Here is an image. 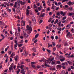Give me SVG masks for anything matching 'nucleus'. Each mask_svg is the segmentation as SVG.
<instances>
[{"mask_svg": "<svg viewBox=\"0 0 74 74\" xmlns=\"http://www.w3.org/2000/svg\"><path fill=\"white\" fill-rule=\"evenodd\" d=\"M27 30H28L27 32V34H30V33H32V32L33 31V29L31 27L29 26V25H27Z\"/></svg>", "mask_w": 74, "mask_h": 74, "instance_id": "nucleus-1", "label": "nucleus"}, {"mask_svg": "<svg viewBox=\"0 0 74 74\" xmlns=\"http://www.w3.org/2000/svg\"><path fill=\"white\" fill-rule=\"evenodd\" d=\"M42 61L43 62H45V66L48 67H50V66H49V65L47 64V63H49V64H50V62H49V61L44 59H42Z\"/></svg>", "mask_w": 74, "mask_h": 74, "instance_id": "nucleus-2", "label": "nucleus"}, {"mask_svg": "<svg viewBox=\"0 0 74 74\" xmlns=\"http://www.w3.org/2000/svg\"><path fill=\"white\" fill-rule=\"evenodd\" d=\"M17 3H20L21 4V5H25V3H26V2L23 1L22 2V1H20V0H17Z\"/></svg>", "mask_w": 74, "mask_h": 74, "instance_id": "nucleus-3", "label": "nucleus"}, {"mask_svg": "<svg viewBox=\"0 0 74 74\" xmlns=\"http://www.w3.org/2000/svg\"><path fill=\"white\" fill-rule=\"evenodd\" d=\"M15 43L16 44L14 45V47L16 50H17V48H16V47H18V41L17 40H15Z\"/></svg>", "mask_w": 74, "mask_h": 74, "instance_id": "nucleus-4", "label": "nucleus"}, {"mask_svg": "<svg viewBox=\"0 0 74 74\" xmlns=\"http://www.w3.org/2000/svg\"><path fill=\"white\" fill-rule=\"evenodd\" d=\"M32 22L34 24H36V18H35V17L34 16H33L32 17Z\"/></svg>", "mask_w": 74, "mask_h": 74, "instance_id": "nucleus-5", "label": "nucleus"}, {"mask_svg": "<svg viewBox=\"0 0 74 74\" xmlns=\"http://www.w3.org/2000/svg\"><path fill=\"white\" fill-rule=\"evenodd\" d=\"M20 35V34L19 33H17V31H16L15 32V35L16 36V37L15 38L16 40H17V38H17V36H19Z\"/></svg>", "mask_w": 74, "mask_h": 74, "instance_id": "nucleus-6", "label": "nucleus"}, {"mask_svg": "<svg viewBox=\"0 0 74 74\" xmlns=\"http://www.w3.org/2000/svg\"><path fill=\"white\" fill-rule=\"evenodd\" d=\"M54 60V57H53V58H49V59L48 60V61H49V63H51V62H52V61H53V60Z\"/></svg>", "mask_w": 74, "mask_h": 74, "instance_id": "nucleus-7", "label": "nucleus"}, {"mask_svg": "<svg viewBox=\"0 0 74 74\" xmlns=\"http://www.w3.org/2000/svg\"><path fill=\"white\" fill-rule=\"evenodd\" d=\"M57 64V61L53 60L52 62L51 63V64Z\"/></svg>", "mask_w": 74, "mask_h": 74, "instance_id": "nucleus-8", "label": "nucleus"}, {"mask_svg": "<svg viewBox=\"0 0 74 74\" xmlns=\"http://www.w3.org/2000/svg\"><path fill=\"white\" fill-rule=\"evenodd\" d=\"M29 12H30V11H29V10L28 9H27V10H26V15L27 16V15H29Z\"/></svg>", "mask_w": 74, "mask_h": 74, "instance_id": "nucleus-9", "label": "nucleus"}, {"mask_svg": "<svg viewBox=\"0 0 74 74\" xmlns=\"http://www.w3.org/2000/svg\"><path fill=\"white\" fill-rule=\"evenodd\" d=\"M3 4L4 5H6L7 6H9L10 5H9V3H8L7 2H4Z\"/></svg>", "mask_w": 74, "mask_h": 74, "instance_id": "nucleus-10", "label": "nucleus"}, {"mask_svg": "<svg viewBox=\"0 0 74 74\" xmlns=\"http://www.w3.org/2000/svg\"><path fill=\"white\" fill-rule=\"evenodd\" d=\"M60 60L61 62H63V61H64V60H65V58H60Z\"/></svg>", "mask_w": 74, "mask_h": 74, "instance_id": "nucleus-11", "label": "nucleus"}, {"mask_svg": "<svg viewBox=\"0 0 74 74\" xmlns=\"http://www.w3.org/2000/svg\"><path fill=\"white\" fill-rule=\"evenodd\" d=\"M9 7L6 8V9L7 10V11L8 12L9 11L10 12H11V9H9Z\"/></svg>", "mask_w": 74, "mask_h": 74, "instance_id": "nucleus-12", "label": "nucleus"}, {"mask_svg": "<svg viewBox=\"0 0 74 74\" xmlns=\"http://www.w3.org/2000/svg\"><path fill=\"white\" fill-rule=\"evenodd\" d=\"M17 12H20V10H19V8H17V10H16Z\"/></svg>", "mask_w": 74, "mask_h": 74, "instance_id": "nucleus-13", "label": "nucleus"}, {"mask_svg": "<svg viewBox=\"0 0 74 74\" xmlns=\"http://www.w3.org/2000/svg\"><path fill=\"white\" fill-rule=\"evenodd\" d=\"M3 64V62H1L0 64V65H1L0 66V69H2V67H3V66H2V65H1V64Z\"/></svg>", "mask_w": 74, "mask_h": 74, "instance_id": "nucleus-14", "label": "nucleus"}, {"mask_svg": "<svg viewBox=\"0 0 74 74\" xmlns=\"http://www.w3.org/2000/svg\"><path fill=\"white\" fill-rule=\"evenodd\" d=\"M56 47L57 48H60V47H61V45H58L56 46Z\"/></svg>", "mask_w": 74, "mask_h": 74, "instance_id": "nucleus-15", "label": "nucleus"}, {"mask_svg": "<svg viewBox=\"0 0 74 74\" xmlns=\"http://www.w3.org/2000/svg\"><path fill=\"white\" fill-rule=\"evenodd\" d=\"M72 15H73V14L71 13H69L68 16H71Z\"/></svg>", "mask_w": 74, "mask_h": 74, "instance_id": "nucleus-16", "label": "nucleus"}, {"mask_svg": "<svg viewBox=\"0 0 74 74\" xmlns=\"http://www.w3.org/2000/svg\"><path fill=\"white\" fill-rule=\"evenodd\" d=\"M50 70H52V71L55 70H56V69L55 68H50Z\"/></svg>", "mask_w": 74, "mask_h": 74, "instance_id": "nucleus-17", "label": "nucleus"}, {"mask_svg": "<svg viewBox=\"0 0 74 74\" xmlns=\"http://www.w3.org/2000/svg\"><path fill=\"white\" fill-rule=\"evenodd\" d=\"M37 63V62H31V64L32 65H33L34 64H35L36 63Z\"/></svg>", "mask_w": 74, "mask_h": 74, "instance_id": "nucleus-18", "label": "nucleus"}, {"mask_svg": "<svg viewBox=\"0 0 74 74\" xmlns=\"http://www.w3.org/2000/svg\"><path fill=\"white\" fill-rule=\"evenodd\" d=\"M67 62H68V63L69 64H71V65L73 64V62H70L69 61H67Z\"/></svg>", "mask_w": 74, "mask_h": 74, "instance_id": "nucleus-19", "label": "nucleus"}, {"mask_svg": "<svg viewBox=\"0 0 74 74\" xmlns=\"http://www.w3.org/2000/svg\"><path fill=\"white\" fill-rule=\"evenodd\" d=\"M17 2H16L15 3V4L14 6V7H17V6H16V5H17Z\"/></svg>", "mask_w": 74, "mask_h": 74, "instance_id": "nucleus-20", "label": "nucleus"}, {"mask_svg": "<svg viewBox=\"0 0 74 74\" xmlns=\"http://www.w3.org/2000/svg\"><path fill=\"white\" fill-rule=\"evenodd\" d=\"M39 35V34H37L35 36V38H37V37H38V36Z\"/></svg>", "mask_w": 74, "mask_h": 74, "instance_id": "nucleus-21", "label": "nucleus"}, {"mask_svg": "<svg viewBox=\"0 0 74 74\" xmlns=\"http://www.w3.org/2000/svg\"><path fill=\"white\" fill-rule=\"evenodd\" d=\"M9 71H11L12 70H13V68L12 67H10L9 68Z\"/></svg>", "mask_w": 74, "mask_h": 74, "instance_id": "nucleus-22", "label": "nucleus"}, {"mask_svg": "<svg viewBox=\"0 0 74 74\" xmlns=\"http://www.w3.org/2000/svg\"><path fill=\"white\" fill-rule=\"evenodd\" d=\"M23 67H24V65H22L20 66V68L22 70L23 69Z\"/></svg>", "mask_w": 74, "mask_h": 74, "instance_id": "nucleus-23", "label": "nucleus"}, {"mask_svg": "<svg viewBox=\"0 0 74 74\" xmlns=\"http://www.w3.org/2000/svg\"><path fill=\"white\" fill-rule=\"evenodd\" d=\"M22 70L21 71V73H25V71H24L25 70H24V69H22Z\"/></svg>", "mask_w": 74, "mask_h": 74, "instance_id": "nucleus-24", "label": "nucleus"}, {"mask_svg": "<svg viewBox=\"0 0 74 74\" xmlns=\"http://www.w3.org/2000/svg\"><path fill=\"white\" fill-rule=\"evenodd\" d=\"M21 23H23V26H25V21H23L22 20L21 21Z\"/></svg>", "mask_w": 74, "mask_h": 74, "instance_id": "nucleus-25", "label": "nucleus"}, {"mask_svg": "<svg viewBox=\"0 0 74 74\" xmlns=\"http://www.w3.org/2000/svg\"><path fill=\"white\" fill-rule=\"evenodd\" d=\"M67 4H68V5H71V4H72V3H71V2H68Z\"/></svg>", "mask_w": 74, "mask_h": 74, "instance_id": "nucleus-26", "label": "nucleus"}, {"mask_svg": "<svg viewBox=\"0 0 74 74\" xmlns=\"http://www.w3.org/2000/svg\"><path fill=\"white\" fill-rule=\"evenodd\" d=\"M36 49L35 48H33L32 49V50L34 51L35 52H36Z\"/></svg>", "mask_w": 74, "mask_h": 74, "instance_id": "nucleus-27", "label": "nucleus"}, {"mask_svg": "<svg viewBox=\"0 0 74 74\" xmlns=\"http://www.w3.org/2000/svg\"><path fill=\"white\" fill-rule=\"evenodd\" d=\"M44 15H45V13H44L42 14L41 16V17H44Z\"/></svg>", "mask_w": 74, "mask_h": 74, "instance_id": "nucleus-28", "label": "nucleus"}, {"mask_svg": "<svg viewBox=\"0 0 74 74\" xmlns=\"http://www.w3.org/2000/svg\"><path fill=\"white\" fill-rule=\"evenodd\" d=\"M61 65H58L57 66V67H58V68H60L61 69Z\"/></svg>", "mask_w": 74, "mask_h": 74, "instance_id": "nucleus-29", "label": "nucleus"}, {"mask_svg": "<svg viewBox=\"0 0 74 74\" xmlns=\"http://www.w3.org/2000/svg\"><path fill=\"white\" fill-rule=\"evenodd\" d=\"M18 30L19 33V32H21V28H20V27H18Z\"/></svg>", "mask_w": 74, "mask_h": 74, "instance_id": "nucleus-30", "label": "nucleus"}, {"mask_svg": "<svg viewBox=\"0 0 74 74\" xmlns=\"http://www.w3.org/2000/svg\"><path fill=\"white\" fill-rule=\"evenodd\" d=\"M67 18V16H65L63 17V18H62V20L64 21L65 19H66V18Z\"/></svg>", "mask_w": 74, "mask_h": 74, "instance_id": "nucleus-31", "label": "nucleus"}, {"mask_svg": "<svg viewBox=\"0 0 74 74\" xmlns=\"http://www.w3.org/2000/svg\"><path fill=\"white\" fill-rule=\"evenodd\" d=\"M60 58L61 59H63L64 58H65L63 57V56L61 55L60 56Z\"/></svg>", "mask_w": 74, "mask_h": 74, "instance_id": "nucleus-32", "label": "nucleus"}, {"mask_svg": "<svg viewBox=\"0 0 74 74\" xmlns=\"http://www.w3.org/2000/svg\"><path fill=\"white\" fill-rule=\"evenodd\" d=\"M71 54V53L69 54L67 53L65 54V55L66 56H67V55L68 56H70V55Z\"/></svg>", "mask_w": 74, "mask_h": 74, "instance_id": "nucleus-33", "label": "nucleus"}, {"mask_svg": "<svg viewBox=\"0 0 74 74\" xmlns=\"http://www.w3.org/2000/svg\"><path fill=\"white\" fill-rule=\"evenodd\" d=\"M3 22L1 21H0V25H3Z\"/></svg>", "mask_w": 74, "mask_h": 74, "instance_id": "nucleus-34", "label": "nucleus"}, {"mask_svg": "<svg viewBox=\"0 0 74 74\" xmlns=\"http://www.w3.org/2000/svg\"><path fill=\"white\" fill-rule=\"evenodd\" d=\"M20 71H21V70L20 69H19L18 71H16L17 74H19V73L20 72Z\"/></svg>", "mask_w": 74, "mask_h": 74, "instance_id": "nucleus-35", "label": "nucleus"}, {"mask_svg": "<svg viewBox=\"0 0 74 74\" xmlns=\"http://www.w3.org/2000/svg\"><path fill=\"white\" fill-rule=\"evenodd\" d=\"M48 48H49L50 47H52V45H49V43H48Z\"/></svg>", "mask_w": 74, "mask_h": 74, "instance_id": "nucleus-36", "label": "nucleus"}, {"mask_svg": "<svg viewBox=\"0 0 74 74\" xmlns=\"http://www.w3.org/2000/svg\"><path fill=\"white\" fill-rule=\"evenodd\" d=\"M61 74H65V71H62L61 72Z\"/></svg>", "mask_w": 74, "mask_h": 74, "instance_id": "nucleus-37", "label": "nucleus"}, {"mask_svg": "<svg viewBox=\"0 0 74 74\" xmlns=\"http://www.w3.org/2000/svg\"><path fill=\"white\" fill-rule=\"evenodd\" d=\"M52 19H53V18H51L49 20H48V22H51V20Z\"/></svg>", "mask_w": 74, "mask_h": 74, "instance_id": "nucleus-38", "label": "nucleus"}, {"mask_svg": "<svg viewBox=\"0 0 74 74\" xmlns=\"http://www.w3.org/2000/svg\"><path fill=\"white\" fill-rule=\"evenodd\" d=\"M55 7H56V6H52L51 7V9H55Z\"/></svg>", "mask_w": 74, "mask_h": 74, "instance_id": "nucleus-39", "label": "nucleus"}, {"mask_svg": "<svg viewBox=\"0 0 74 74\" xmlns=\"http://www.w3.org/2000/svg\"><path fill=\"white\" fill-rule=\"evenodd\" d=\"M70 34V32H69L66 35V36L67 37H68L69 36Z\"/></svg>", "mask_w": 74, "mask_h": 74, "instance_id": "nucleus-40", "label": "nucleus"}, {"mask_svg": "<svg viewBox=\"0 0 74 74\" xmlns=\"http://www.w3.org/2000/svg\"><path fill=\"white\" fill-rule=\"evenodd\" d=\"M1 37L3 38L2 39H4V38H5V36H4V35H3V34H1Z\"/></svg>", "mask_w": 74, "mask_h": 74, "instance_id": "nucleus-41", "label": "nucleus"}, {"mask_svg": "<svg viewBox=\"0 0 74 74\" xmlns=\"http://www.w3.org/2000/svg\"><path fill=\"white\" fill-rule=\"evenodd\" d=\"M64 46H67V45H68V46H69V45H68V43L67 42H65L64 44Z\"/></svg>", "mask_w": 74, "mask_h": 74, "instance_id": "nucleus-42", "label": "nucleus"}, {"mask_svg": "<svg viewBox=\"0 0 74 74\" xmlns=\"http://www.w3.org/2000/svg\"><path fill=\"white\" fill-rule=\"evenodd\" d=\"M47 52H48L49 53H51V50H50L49 49H47Z\"/></svg>", "mask_w": 74, "mask_h": 74, "instance_id": "nucleus-43", "label": "nucleus"}, {"mask_svg": "<svg viewBox=\"0 0 74 74\" xmlns=\"http://www.w3.org/2000/svg\"><path fill=\"white\" fill-rule=\"evenodd\" d=\"M34 7L35 8H37V6H36V5L35 4H34Z\"/></svg>", "mask_w": 74, "mask_h": 74, "instance_id": "nucleus-44", "label": "nucleus"}, {"mask_svg": "<svg viewBox=\"0 0 74 74\" xmlns=\"http://www.w3.org/2000/svg\"><path fill=\"white\" fill-rule=\"evenodd\" d=\"M2 7H7V6H6V5H4V4H2Z\"/></svg>", "mask_w": 74, "mask_h": 74, "instance_id": "nucleus-45", "label": "nucleus"}, {"mask_svg": "<svg viewBox=\"0 0 74 74\" xmlns=\"http://www.w3.org/2000/svg\"><path fill=\"white\" fill-rule=\"evenodd\" d=\"M22 46V44H19L18 45V47H21Z\"/></svg>", "mask_w": 74, "mask_h": 74, "instance_id": "nucleus-46", "label": "nucleus"}, {"mask_svg": "<svg viewBox=\"0 0 74 74\" xmlns=\"http://www.w3.org/2000/svg\"><path fill=\"white\" fill-rule=\"evenodd\" d=\"M27 35V34H26V33H24V37L26 38V35Z\"/></svg>", "mask_w": 74, "mask_h": 74, "instance_id": "nucleus-47", "label": "nucleus"}, {"mask_svg": "<svg viewBox=\"0 0 74 74\" xmlns=\"http://www.w3.org/2000/svg\"><path fill=\"white\" fill-rule=\"evenodd\" d=\"M26 61L27 62H30V60L29 59H27L26 60Z\"/></svg>", "mask_w": 74, "mask_h": 74, "instance_id": "nucleus-48", "label": "nucleus"}, {"mask_svg": "<svg viewBox=\"0 0 74 74\" xmlns=\"http://www.w3.org/2000/svg\"><path fill=\"white\" fill-rule=\"evenodd\" d=\"M63 12L62 11H61L60 12V14L61 15H63Z\"/></svg>", "mask_w": 74, "mask_h": 74, "instance_id": "nucleus-49", "label": "nucleus"}, {"mask_svg": "<svg viewBox=\"0 0 74 74\" xmlns=\"http://www.w3.org/2000/svg\"><path fill=\"white\" fill-rule=\"evenodd\" d=\"M56 14L57 15H58V16H59L60 15V12H58Z\"/></svg>", "mask_w": 74, "mask_h": 74, "instance_id": "nucleus-50", "label": "nucleus"}, {"mask_svg": "<svg viewBox=\"0 0 74 74\" xmlns=\"http://www.w3.org/2000/svg\"><path fill=\"white\" fill-rule=\"evenodd\" d=\"M24 55L25 56H26L27 55V53H26V52H25V53L24 54Z\"/></svg>", "mask_w": 74, "mask_h": 74, "instance_id": "nucleus-51", "label": "nucleus"}, {"mask_svg": "<svg viewBox=\"0 0 74 74\" xmlns=\"http://www.w3.org/2000/svg\"><path fill=\"white\" fill-rule=\"evenodd\" d=\"M70 26H71V25L70 24H68L66 27H70Z\"/></svg>", "mask_w": 74, "mask_h": 74, "instance_id": "nucleus-52", "label": "nucleus"}, {"mask_svg": "<svg viewBox=\"0 0 74 74\" xmlns=\"http://www.w3.org/2000/svg\"><path fill=\"white\" fill-rule=\"evenodd\" d=\"M57 30H60V31H62V28H60V29H59V28H58Z\"/></svg>", "mask_w": 74, "mask_h": 74, "instance_id": "nucleus-53", "label": "nucleus"}, {"mask_svg": "<svg viewBox=\"0 0 74 74\" xmlns=\"http://www.w3.org/2000/svg\"><path fill=\"white\" fill-rule=\"evenodd\" d=\"M66 22V20H65L63 21L62 22L63 23H65Z\"/></svg>", "mask_w": 74, "mask_h": 74, "instance_id": "nucleus-54", "label": "nucleus"}, {"mask_svg": "<svg viewBox=\"0 0 74 74\" xmlns=\"http://www.w3.org/2000/svg\"><path fill=\"white\" fill-rule=\"evenodd\" d=\"M56 47H54L53 49V51H56Z\"/></svg>", "mask_w": 74, "mask_h": 74, "instance_id": "nucleus-55", "label": "nucleus"}, {"mask_svg": "<svg viewBox=\"0 0 74 74\" xmlns=\"http://www.w3.org/2000/svg\"><path fill=\"white\" fill-rule=\"evenodd\" d=\"M58 19H57L56 20V21H55L56 23H55V24H56V23H58Z\"/></svg>", "mask_w": 74, "mask_h": 74, "instance_id": "nucleus-56", "label": "nucleus"}, {"mask_svg": "<svg viewBox=\"0 0 74 74\" xmlns=\"http://www.w3.org/2000/svg\"><path fill=\"white\" fill-rule=\"evenodd\" d=\"M65 8H69V6L67 5H65Z\"/></svg>", "mask_w": 74, "mask_h": 74, "instance_id": "nucleus-57", "label": "nucleus"}, {"mask_svg": "<svg viewBox=\"0 0 74 74\" xmlns=\"http://www.w3.org/2000/svg\"><path fill=\"white\" fill-rule=\"evenodd\" d=\"M37 41H38L37 40V39H36V40H34V43H36V42H37Z\"/></svg>", "mask_w": 74, "mask_h": 74, "instance_id": "nucleus-58", "label": "nucleus"}, {"mask_svg": "<svg viewBox=\"0 0 74 74\" xmlns=\"http://www.w3.org/2000/svg\"><path fill=\"white\" fill-rule=\"evenodd\" d=\"M13 66H14V64L13 63H12L10 65V67H13Z\"/></svg>", "mask_w": 74, "mask_h": 74, "instance_id": "nucleus-59", "label": "nucleus"}, {"mask_svg": "<svg viewBox=\"0 0 74 74\" xmlns=\"http://www.w3.org/2000/svg\"><path fill=\"white\" fill-rule=\"evenodd\" d=\"M12 10H13V11L14 12H15V9L13 8Z\"/></svg>", "mask_w": 74, "mask_h": 74, "instance_id": "nucleus-60", "label": "nucleus"}, {"mask_svg": "<svg viewBox=\"0 0 74 74\" xmlns=\"http://www.w3.org/2000/svg\"><path fill=\"white\" fill-rule=\"evenodd\" d=\"M51 10V8H48L47 9V11H49V10Z\"/></svg>", "mask_w": 74, "mask_h": 74, "instance_id": "nucleus-61", "label": "nucleus"}, {"mask_svg": "<svg viewBox=\"0 0 74 74\" xmlns=\"http://www.w3.org/2000/svg\"><path fill=\"white\" fill-rule=\"evenodd\" d=\"M51 38L52 40H53V39H54V36H52L51 37Z\"/></svg>", "mask_w": 74, "mask_h": 74, "instance_id": "nucleus-62", "label": "nucleus"}, {"mask_svg": "<svg viewBox=\"0 0 74 74\" xmlns=\"http://www.w3.org/2000/svg\"><path fill=\"white\" fill-rule=\"evenodd\" d=\"M32 55L33 56H35V55H36V54L34 53H33L32 54Z\"/></svg>", "mask_w": 74, "mask_h": 74, "instance_id": "nucleus-63", "label": "nucleus"}, {"mask_svg": "<svg viewBox=\"0 0 74 74\" xmlns=\"http://www.w3.org/2000/svg\"><path fill=\"white\" fill-rule=\"evenodd\" d=\"M42 20L41 19L40 20V21L39 22V23H42Z\"/></svg>", "mask_w": 74, "mask_h": 74, "instance_id": "nucleus-64", "label": "nucleus"}]
</instances>
